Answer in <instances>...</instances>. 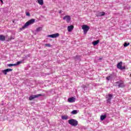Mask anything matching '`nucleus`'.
<instances>
[{
  "label": "nucleus",
  "mask_w": 131,
  "mask_h": 131,
  "mask_svg": "<svg viewBox=\"0 0 131 131\" xmlns=\"http://www.w3.org/2000/svg\"><path fill=\"white\" fill-rule=\"evenodd\" d=\"M34 22H35V19H31L29 20L24 25V26H23V27L21 28H20V29L21 30H24V29L26 28V27H28V26H29V25H31L33 24V23H34Z\"/></svg>",
  "instance_id": "obj_1"
},
{
  "label": "nucleus",
  "mask_w": 131,
  "mask_h": 131,
  "mask_svg": "<svg viewBox=\"0 0 131 131\" xmlns=\"http://www.w3.org/2000/svg\"><path fill=\"white\" fill-rule=\"evenodd\" d=\"M68 123L72 126H76L78 124V122L75 119H70L68 121Z\"/></svg>",
  "instance_id": "obj_2"
},
{
  "label": "nucleus",
  "mask_w": 131,
  "mask_h": 131,
  "mask_svg": "<svg viewBox=\"0 0 131 131\" xmlns=\"http://www.w3.org/2000/svg\"><path fill=\"white\" fill-rule=\"evenodd\" d=\"M113 97V95H112V94H108L106 95V99L107 104H111V100H112Z\"/></svg>",
  "instance_id": "obj_3"
},
{
  "label": "nucleus",
  "mask_w": 131,
  "mask_h": 131,
  "mask_svg": "<svg viewBox=\"0 0 131 131\" xmlns=\"http://www.w3.org/2000/svg\"><path fill=\"white\" fill-rule=\"evenodd\" d=\"M42 95L41 94H37L35 95H31L29 97L30 101H32V100L35 99V98H38V97H41Z\"/></svg>",
  "instance_id": "obj_4"
},
{
  "label": "nucleus",
  "mask_w": 131,
  "mask_h": 131,
  "mask_svg": "<svg viewBox=\"0 0 131 131\" xmlns=\"http://www.w3.org/2000/svg\"><path fill=\"white\" fill-rule=\"evenodd\" d=\"M82 29L84 31V33L85 34L90 30V27L86 25H83L82 27Z\"/></svg>",
  "instance_id": "obj_5"
},
{
  "label": "nucleus",
  "mask_w": 131,
  "mask_h": 131,
  "mask_svg": "<svg viewBox=\"0 0 131 131\" xmlns=\"http://www.w3.org/2000/svg\"><path fill=\"white\" fill-rule=\"evenodd\" d=\"M59 36H60V34L57 33H55V34L49 35L48 36V37H51L52 38H56V37H59Z\"/></svg>",
  "instance_id": "obj_6"
},
{
  "label": "nucleus",
  "mask_w": 131,
  "mask_h": 131,
  "mask_svg": "<svg viewBox=\"0 0 131 131\" xmlns=\"http://www.w3.org/2000/svg\"><path fill=\"white\" fill-rule=\"evenodd\" d=\"M63 20H66L67 23H69L70 22V20H71V17L69 15H66L63 18Z\"/></svg>",
  "instance_id": "obj_7"
},
{
  "label": "nucleus",
  "mask_w": 131,
  "mask_h": 131,
  "mask_svg": "<svg viewBox=\"0 0 131 131\" xmlns=\"http://www.w3.org/2000/svg\"><path fill=\"white\" fill-rule=\"evenodd\" d=\"M118 83V86L119 88H124L125 85H124V83H123V81L121 80L117 82Z\"/></svg>",
  "instance_id": "obj_8"
},
{
  "label": "nucleus",
  "mask_w": 131,
  "mask_h": 131,
  "mask_svg": "<svg viewBox=\"0 0 131 131\" xmlns=\"http://www.w3.org/2000/svg\"><path fill=\"white\" fill-rule=\"evenodd\" d=\"M11 71H13V70L11 69H7L6 70H3L2 72L4 73V74H5V75H7L8 72H10Z\"/></svg>",
  "instance_id": "obj_9"
},
{
  "label": "nucleus",
  "mask_w": 131,
  "mask_h": 131,
  "mask_svg": "<svg viewBox=\"0 0 131 131\" xmlns=\"http://www.w3.org/2000/svg\"><path fill=\"white\" fill-rule=\"evenodd\" d=\"M68 101L69 103H74V102H75V98L74 97L69 98L68 99Z\"/></svg>",
  "instance_id": "obj_10"
},
{
  "label": "nucleus",
  "mask_w": 131,
  "mask_h": 131,
  "mask_svg": "<svg viewBox=\"0 0 131 131\" xmlns=\"http://www.w3.org/2000/svg\"><path fill=\"white\" fill-rule=\"evenodd\" d=\"M74 28V26L71 25L70 26L68 27V31L69 32H71V31H72V30H73V29Z\"/></svg>",
  "instance_id": "obj_11"
},
{
  "label": "nucleus",
  "mask_w": 131,
  "mask_h": 131,
  "mask_svg": "<svg viewBox=\"0 0 131 131\" xmlns=\"http://www.w3.org/2000/svg\"><path fill=\"white\" fill-rule=\"evenodd\" d=\"M105 12H101L96 14L97 17H101V16H104Z\"/></svg>",
  "instance_id": "obj_12"
},
{
  "label": "nucleus",
  "mask_w": 131,
  "mask_h": 131,
  "mask_svg": "<svg viewBox=\"0 0 131 131\" xmlns=\"http://www.w3.org/2000/svg\"><path fill=\"white\" fill-rule=\"evenodd\" d=\"M0 40L1 41H5L6 40V36L3 35H0Z\"/></svg>",
  "instance_id": "obj_13"
},
{
  "label": "nucleus",
  "mask_w": 131,
  "mask_h": 131,
  "mask_svg": "<svg viewBox=\"0 0 131 131\" xmlns=\"http://www.w3.org/2000/svg\"><path fill=\"white\" fill-rule=\"evenodd\" d=\"M99 42H100V40H97L92 42V45H93V46H97V45H98V43H99Z\"/></svg>",
  "instance_id": "obj_14"
},
{
  "label": "nucleus",
  "mask_w": 131,
  "mask_h": 131,
  "mask_svg": "<svg viewBox=\"0 0 131 131\" xmlns=\"http://www.w3.org/2000/svg\"><path fill=\"white\" fill-rule=\"evenodd\" d=\"M122 67V62H119L117 64V68H118V69H120V68H121Z\"/></svg>",
  "instance_id": "obj_15"
},
{
  "label": "nucleus",
  "mask_w": 131,
  "mask_h": 131,
  "mask_svg": "<svg viewBox=\"0 0 131 131\" xmlns=\"http://www.w3.org/2000/svg\"><path fill=\"white\" fill-rule=\"evenodd\" d=\"M107 117V116L106 115H102L100 117V119L101 120L103 121L105 119V118H106Z\"/></svg>",
  "instance_id": "obj_16"
},
{
  "label": "nucleus",
  "mask_w": 131,
  "mask_h": 131,
  "mask_svg": "<svg viewBox=\"0 0 131 131\" xmlns=\"http://www.w3.org/2000/svg\"><path fill=\"white\" fill-rule=\"evenodd\" d=\"M38 4L39 5H41V6H42L43 5V0H37Z\"/></svg>",
  "instance_id": "obj_17"
},
{
  "label": "nucleus",
  "mask_w": 131,
  "mask_h": 131,
  "mask_svg": "<svg viewBox=\"0 0 131 131\" xmlns=\"http://www.w3.org/2000/svg\"><path fill=\"white\" fill-rule=\"evenodd\" d=\"M77 110H74L71 112V114H73V115H75V114H77Z\"/></svg>",
  "instance_id": "obj_18"
},
{
  "label": "nucleus",
  "mask_w": 131,
  "mask_h": 131,
  "mask_svg": "<svg viewBox=\"0 0 131 131\" xmlns=\"http://www.w3.org/2000/svg\"><path fill=\"white\" fill-rule=\"evenodd\" d=\"M42 30V27H39L36 29V31L37 32H39V31H41Z\"/></svg>",
  "instance_id": "obj_19"
},
{
  "label": "nucleus",
  "mask_w": 131,
  "mask_h": 131,
  "mask_svg": "<svg viewBox=\"0 0 131 131\" xmlns=\"http://www.w3.org/2000/svg\"><path fill=\"white\" fill-rule=\"evenodd\" d=\"M62 119L63 120H67V119H68V116H63L61 117Z\"/></svg>",
  "instance_id": "obj_20"
},
{
  "label": "nucleus",
  "mask_w": 131,
  "mask_h": 131,
  "mask_svg": "<svg viewBox=\"0 0 131 131\" xmlns=\"http://www.w3.org/2000/svg\"><path fill=\"white\" fill-rule=\"evenodd\" d=\"M106 79L107 80H111V79H112V77H111V76H109L106 77Z\"/></svg>",
  "instance_id": "obj_21"
},
{
  "label": "nucleus",
  "mask_w": 131,
  "mask_h": 131,
  "mask_svg": "<svg viewBox=\"0 0 131 131\" xmlns=\"http://www.w3.org/2000/svg\"><path fill=\"white\" fill-rule=\"evenodd\" d=\"M8 66L9 67H12V66H16V64L15 63H10L8 64Z\"/></svg>",
  "instance_id": "obj_22"
},
{
  "label": "nucleus",
  "mask_w": 131,
  "mask_h": 131,
  "mask_svg": "<svg viewBox=\"0 0 131 131\" xmlns=\"http://www.w3.org/2000/svg\"><path fill=\"white\" fill-rule=\"evenodd\" d=\"M12 39H15V37L11 36L8 37V40H12Z\"/></svg>",
  "instance_id": "obj_23"
},
{
  "label": "nucleus",
  "mask_w": 131,
  "mask_h": 131,
  "mask_svg": "<svg viewBox=\"0 0 131 131\" xmlns=\"http://www.w3.org/2000/svg\"><path fill=\"white\" fill-rule=\"evenodd\" d=\"M22 61H18L16 62V63H15L16 66H17V65H20V64H21L22 63Z\"/></svg>",
  "instance_id": "obj_24"
},
{
  "label": "nucleus",
  "mask_w": 131,
  "mask_h": 131,
  "mask_svg": "<svg viewBox=\"0 0 131 131\" xmlns=\"http://www.w3.org/2000/svg\"><path fill=\"white\" fill-rule=\"evenodd\" d=\"M127 46H129V43H126V42H125L124 43V47L125 48L126 47H127Z\"/></svg>",
  "instance_id": "obj_25"
},
{
  "label": "nucleus",
  "mask_w": 131,
  "mask_h": 131,
  "mask_svg": "<svg viewBox=\"0 0 131 131\" xmlns=\"http://www.w3.org/2000/svg\"><path fill=\"white\" fill-rule=\"evenodd\" d=\"M121 70H123L125 69V67H121V68L120 69Z\"/></svg>",
  "instance_id": "obj_26"
},
{
  "label": "nucleus",
  "mask_w": 131,
  "mask_h": 131,
  "mask_svg": "<svg viewBox=\"0 0 131 131\" xmlns=\"http://www.w3.org/2000/svg\"><path fill=\"white\" fill-rule=\"evenodd\" d=\"M26 16H30V13H29V12H27L26 13Z\"/></svg>",
  "instance_id": "obj_27"
},
{
  "label": "nucleus",
  "mask_w": 131,
  "mask_h": 131,
  "mask_svg": "<svg viewBox=\"0 0 131 131\" xmlns=\"http://www.w3.org/2000/svg\"><path fill=\"white\" fill-rule=\"evenodd\" d=\"M46 47H51V45L50 44H45Z\"/></svg>",
  "instance_id": "obj_28"
},
{
  "label": "nucleus",
  "mask_w": 131,
  "mask_h": 131,
  "mask_svg": "<svg viewBox=\"0 0 131 131\" xmlns=\"http://www.w3.org/2000/svg\"><path fill=\"white\" fill-rule=\"evenodd\" d=\"M2 4H4V2L3 1V0L1 1Z\"/></svg>",
  "instance_id": "obj_29"
},
{
  "label": "nucleus",
  "mask_w": 131,
  "mask_h": 131,
  "mask_svg": "<svg viewBox=\"0 0 131 131\" xmlns=\"http://www.w3.org/2000/svg\"><path fill=\"white\" fill-rule=\"evenodd\" d=\"M59 14H61V11H59Z\"/></svg>",
  "instance_id": "obj_30"
}]
</instances>
